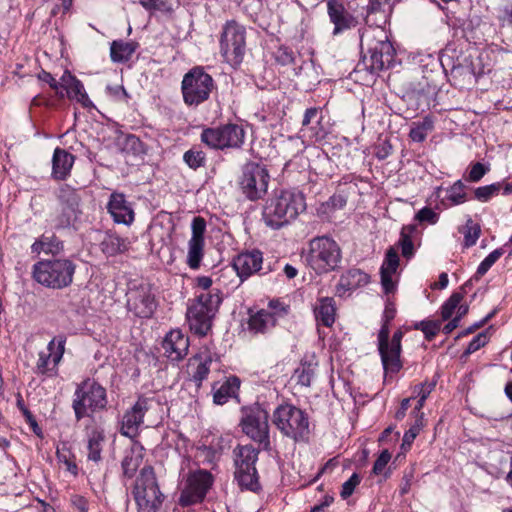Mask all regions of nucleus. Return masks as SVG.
Instances as JSON below:
<instances>
[{
    "label": "nucleus",
    "instance_id": "43",
    "mask_svg": "<svg viewBox=\"0 0 512 512\" xmlns=\"http://www.w3.org/2000/svg\"><path fill=\"white\" fill-rule=\"evenodd\" d=\"M466 185L461 181H456L447 189L446 198L452 205H459L467 200Z\"/></svg>",
    "mask_w": 512,
    "mask_h": 512
},
{
    "label": "nucleus",
    "instance_id": "49",
    "mask_svg": "<svg viewBox=\"0 0 512 512\" xmlns=\"http://www.w3.org/2000/svg\"><path fill=\"white\" fill-rule=\"evenodd\" d=\"M501 187V183H493L490 185L481 186L475 189L474 196L480 202H487L499 193Z\"/></svg>",
    "mask_w": 512,
    "mask_h": 512
},
{
    "label": "nucleus",
    "instance_id": "60",
    "mask_svg": "<svg viewBox=\"0 0 512 512\" xmlns=\"http://www.w3.org/2000/svg\"><path fill=\"white\" fill-rule=\"evenodd\" d=\"M139 3L149 11H170L167 3L164 0H139Z\"/></svg>",
    "mask_w": 512,
    "mask_h": 512
},
{
    "label": "nucleus",
    "instance_id": "56",
    "mask_svg": "<svg viewBox=\"0 0 512 512\" xmlns=\"http://www.w3.org/2000/svg\"><path fill=\"white\" fill-rule=\"evenodd\" d=\"M488 171L489 167H486L480 162H476L471 165L470 170L468 172L467 180L469 182H478L484 177V175Z\"/></svg>",
    "mask_w": 512,
    "mask_h": 512
},
{
    "label": "nucleus",
    "instance_id": "59",
    "mask_svg": "<svg viewBox=\"0 0 512 512\" xmlns=\"http://www.w3.org/2000/svg\"><path fill=\"white\" fill-rule=\"evenodd\" d=\"M38 79L49 84L50 88H52L53 90H55L56 94L59 95L61 98L64 97V93L60 90V80L57 81L51 73L45 71V70H42L39 74H38Z\"/></svg>",
    "mask_w": 512,
    "mask_h": 512
},
{
    "label": "nucleus",
    "instance_id": "15",
    "mask_svg": "<svg viewBox=\"0 0 512 512\" xmlns=\"http://www.w3.org/2000/svg\"><path fill=\"white\" fill-rule=\"evenodd\" d=\"M126 307L139 318H150L157 308L152 288L147 283L132 284L126 293Z\"/></svg>",
    "mask_w": 512,
    "mask_h": 512
},
{
    "label": "nucleus",
    "instance_id": "36",
    "mask_svg": "<svg viewBox=\"0 0 512 512\" xmlns=\"http://www.w3.org/2000/svg\"><path fill=\"white\" fill-rule=\"evenodd\" d=\"M143 461V454L141 449L132 448L126 451L122 460L121 466L124 476L132 478Z\"/></svg>",
    "mask_w": 512,
    "mask_h": 512
},
{
    "label": "nucleus",
    "instance_id": "45",
    "mask_svg": "<svg viewBox=\"0 0 512 512\" xmlns=\"http://www.w3.org/2000/svg\"><path fill=\"white\" fill-rule=\"evenodd\" d=\"M183 160L189 168L196 170L205 165L206 155L201 150L190 149L184 153Z\"/></svg>",
    "mask_w": 512,
    "mask_h": 512
},
{
    "label": "nucleus",
    "instance_id": "25",
    "mask_svg": "<svg viewBox=\"0 0 512 512\" xmlns=\"http://www.w3.org/2000/svg\"><path fill=\"white\" fill-rule=\"evenodd\" d=\"M322 120L323 113L320 108L311 107L306 109L301 128L303 135L315 142L322 140L326 135Z\"/></svg>",
    "mask_w": 512,
    "mask_h": 512
},
{
    "label": "nucleus",
    "instance_id": "50",
    "mask_svg": "<svg viewBox=\"0 0 512 512\" xmlns=\"http://www.w3.org/2000/svg\"><path fill=\"white\" fill-rule=\"evenodd\" d=\"M389 323L383 321L382 327L378 333V350L379 354L381 356L382 362H387L388 356H387V347H388V341H389Z\"/></svg>",
    "mask_w": 512,
    "mask_h": 512
},
{
    "label": "nucleus",
    "instance_id": "24",
    "mask_svg": "<svg viewBox=\"0 0 512 512\" xmlns=\"http://www.w3.org/2000/svg\"><path fill=\"white\" fill-rule=\"evenodd\" d=\"M327 12L330 21L334 24V35H338L357 25L356 18L347 12L344 5L337 0L327 1Z\"/></svg>",
    "mask_w": 512,
    "mask_h": 512
},
{
    "label": "nucleus",
    "instance_id": "20",
    "mask_svg": "<svg viewBox=\"0 0 512 512\" xmlns=\"http://www.w3.org/2000/svg\"><path fill=\"white\" fill-rule=\"evenodd\" d=\"M289 307L277 300L269 302L267 309H261L249 319L250 330L264 333L274 327L280 318L288 314Z\"/></svg>",
    "mask_w": 512,
    "mask_h": 512
},
{
    "label": "nucleus",
    "instance_id": "21",
    "mask_svg": "<svg viewBox=\"0 0 512 512\" xmlns=\"http://www.w3.org/2000/svg\"><path fill=\"white\" fill-rule=\"evenodd\" d=\"M215 359L213 354L207 347L202 348L197 354L189 359L188 368L193 381L197 388L207 379L210 373V366Z\"/></svg>",
    "mask_w": 512,
    "mask_h": 512
},
{
    "label": "nucleus",
    "instance_id": "53",
    "mask_svg": "<svg viewBox=\"0 0 512 512\" xmlns=\"http://www.w3.org/2000/svg\"><path fill=\"white\" fill-rule=\"evenodd\" d=\"M42 238L44 240V245L46 248V254H59L64 249L63 242L56 237L54 234L51 235H42Z\"/></svg>",
    "mask_w": 512,
    "mask_h": 512
},
{
    "label": "nucleus",
    "instance_id": "26",
    "mask_svg": "<svg viewBox=\"0 0 512 512\" xmlns=\"http://www.w3.org/2000/svg\"><path fill=\"white\" fill-rule=\"evenodd\" d=\"M370 277L358 268H351L340 276L335 288V294L339 297L349 295L352 291L367 285Z\"/></svg>",
    "mask_w": 512,
    "mask_h": 512
},
{
    "label": "nucleus",
    "instance_id": "11",
    "mask_svg": "<svg viewBox=\"0 0 512 512\" xmlns=\"http://www.w3.org/2000/svg\"><path fill=\"white\" fill-rule=\"evenodd\" d=\"M269 181L270 175L264 165L248 162L241 169L238 185L240 191L248 200L256 201L266 195Z\"/></svg>",
    "mask_w": 512,
    "mask_h": 512
},
{
    "label": "nucleus",
    "instance_id": "3",
    "mask_svg": "<svg viewBox=\"0 0 512 512\" xmlns=\"http://www.w3.org/2000/svg\"><path fill=\"white\" fill-rule=\"evenodd\" d=\"M222 300V296L217 291L197 294L186 313L189 328L194 334L201 337L208 334Z\"/></svg>",
    "mask_w": 512,
    "mask_h": 512
},
{
    "label": "nucleus",
    "instance_id": "22",
    "mask_svg": "<svg viewBox=\"0 0 512 512\" xmlns=\"http://www.w3.org/2000/svg\"><path fill=\"white\" fill-rule=\"evenodd\" d=\"M107 210L117 224L130 226L134 221V210L122 193L114 192L110 195Z\"/></svg>",
    "mask_w": 512,
    "mask_h": 512
},
{
    "label": "nucleus",
    "instance_id": "34",
    "mask_svg": "<svg viewBox=\"0 0 512 512\" xmlns=\"http://www.w3.org/2000/svg\"><path fill=\"white\" fill-rule=\"evenodd\" d=\"M105 442L104 431L100 428H93L87 433V458L98 463L101 461V452Z\"/></svg>",
    "mask_w": 512,
    "mask_h": 512
},
{
    "label": "nucleus",
    "instance_id": "1",
    "mask_svg": "<svg viewBox=\"0 0 512 512\" xmlns=\"http://www.w3.org/2000/svg\"><path fill=\"white\" fill-rule=\"evenodd\" d=\"M305 209L306 202L302 192L280 190L266 201L262 211V219L268 227L279 229L296 219Z\"/></svg>",
    "mask_w": 512,
    "mask_h": 512
},
{
    "label": "nucleus",
    "instance_id": "47",
    "mask_svg": "<svg viewBox=\"0 0 512 512\" xmlns=\"http://www.w3.org/2000/svg\"><path fill=\"white\" fill-rule=\"evenodd\" d=\"M414 328L421 330L427 340H432L441 329V322L434 320H424L415 323Z\"/></svg>",
    "mask_w": 512,
    "mask_h": 512
},
{
    "label": "nucleus",
    "instance_id": "29",
    "mask_svg": "<svg viewBox=\"0 0 512 512\" xmlns=\"http://www.w3.org/2000/svg\"><path fill=\"white\" fill-rule=\"evenodd\" d=\"M75 157L62 148H56L52 157V177L65 180L71 172Z\"/></svg>",
    "mask_w": 512,
    "mask_h": 512
},
{
    "label": "nucleus",
    "instance_id": "38",
    "mask_svg": "<svg viewBox=\"0 0 512 512\" xmlns=\"http://www.w3.org/2000/svg\"><path fill=\"white\" fill-rule=\"evenodd\" d=\"M235 479L242 489L256 491L259 488L256 469H236Z\"/></svg>",
    "mask_w": 512,
    "mask_h": 512
},
{
    "label": "nucleus",
    "instance_id": "32",
    "mask_svg": "<svg viewBox=\"0 0 512 512\" xmlns=\"http://www.w3.org/2000/svg\"><path fill=\"white\" fill-rule=\"evenodd\" d=\"M335 313V302L331 297L320 298L314 308L317 323L325 327H331L334 324Z\"/></svg>",
    "mask_w": 512,
    "mask_h": 512
},
{
    "label": "nucleus",
    "instance_id": "30",
    "mask_svg": "<svg viewBox=\"0 0 512 512\" xmlns=\"http://www.w3.org/2000/svg\"><path fill=\"white\" fill-rule=\"evenodd\" d=\"M239 388L240 380L236 376L228 377L219 386L214 383L212 386L213 403L216 405L226 404L229 399L237 397Z\"/></svg>",
    "mask_w": 512,
    "mask_h": 512
},
{
    "label": "nucleus",
    "instance_id": "13",
    "mask_svg": "<svg viewBox=\"0 0 512 512\" xmlns=\"http://www.w3.org/2000/svg\"><path fill=\"white\" fill-rule=\"evenodd\" d=\"M262 264L263 254L259 250L239 253L233 258L231 269L221 271L220 280L227 284L225 279L235 272L236 277L229 284L232 288H237L252 275L258 273L262 269Z\"/></svg>",
    "mask_w": 512,
    "mask_h": 512
},
{
    "label": "nucleus",
    "instance_id": "58",
    "mask_svg": "<svg viewBox=\"0 0 512 512\" xmlns=\"http://www.w3.org/2000/svg\"><path fill=\"white\" fill-rule=\"evenodd\" d=\"M415 218L421 223L427 222L429 224H436L439 219V215L432 208L424 207L418 211Z\"/></svg>",
    "mask_w": 512,
    "mask_h": 512
},
{
    "label": "nucleus",
    "instance_id": "42",
    "mask_svg": "<svg viewBox=\"0 0 512 512\" xmlns=\"http://www.w3.org/2000/svg\"><path fill=\"white\" fill-rule=\"evenodd\" d=\"M317 366V362L315 361V357L311 356L310 360H303L301 363V368L297 370L298 373V382L303 386H310L312 379L315 376V369Z\"/></svg>",
    "mask_w": 512,
    "mask_h": 512
},
{
    "label": "nucleus",
    "instance_id": "16",
    "mask_svg": "<svg viewBox=\"0 0 512 512\" xmlns=\"http://www.w3.org/2000/svg\"><path fill=\"white\" fill-rule=\"evenodd\" d=\"M212 484L213 478L208 471L198 470L190 473L181 490L179 505L187 507L202 502Z\"/></svg>",
    "mask_w": 512,
    "mask_h": 512
},
{
    "label": "nucleus",
    "instance_id": "19",
    "mask_svg": "<svg viewBox=\"0 0 512 512\" xmlns=\"http://www.w3.org/2000/svg\"><path fill=\"white\" fill-rule=\"evenodd\" d=\"M59 199L62 204L61 212L55 218V228L64 229L72 226L81 213L80 197L77 192L66 186L60 189Z\"/></svg>",
    "mask_w": 512,
    "mask_h": 512
},
{
    "label": "nucleus",
    "instance_id": "55",
    "mask_svg": "<svg viewBox=\"0 0 512 512\" xmlns=\"http://www.w3.org/2000/svg\"><path fill=\"white\" fill-rule=\"evenodd\" d=\"M192 240H204V233L206 230V221L204 218L197 216L194 217L191 224Z\"/></svg>",
    "mask_w": 512,
    "mask_h": 512
},
{
    "label": "nucleus",
    "instance_id": "40",
    "mask_svg": "<svg viewBox=\"0 0 512 512\" xmlns=\"http://www.w3.org/2000/svg\"><path fill=\"white\" fill-rule=\"evenodd\" d=\"M416 232V225L410 224L405 225L401 229L399 246L401 247L402 256L405 258H411L414 255V244L412 241V235Z\"/></svg>",
    "mask_w": 512,
    "mask_h": 512
},
{
    "label": "nucleus",
    "instance_id": "31",
    "mask_svg": "<svg viewBox=\"0 0 512 512\" xmlns=\"http://www.w3.org/2000/svg\"><path fill=\"white\" fill-rule=\"evenodd\" d=\"M402 338L403 332L401 330H397L394 332L392 339L388 341V359L387 362H382L383 368L386 372L396 373L402 368V363L400 361Z\"/></svg>",
    "mask_w": 512,
    "mask_h": 512
},
{
    "label": "nucleus",
    "instance_id": "28",
    "mask_svg": "<svg viewBox=\"0 0 512 512\" xmlns=\"http://www.w3.org/2000/svg\"><path fill=\"white\" fill-rule=\"evenodd\" d=\"M398 267V253L393 247H391L387 250L385 259L380 268L381 285L386 294L393 293L395 290V283L392 279V276L396 273Z\"/></svg>",
    "mask_w": 512,
    "mask_h": 512
},
{
    "label": "nucleus",
    "instance_id": "10",
    "mask_svg": "<svg viewBox=\"0 0 512 512\" xmlns=\"http://www.w3.org/2000/svg\"><path fill=\"white\" fill-rule=\"evenodd\" d=\"M213 88L212 76L202 67H194L184 75L181 83L183 101L188 106H198L209 99Z\"/></svg>",
    "mask_w": 512,
    "mask_h": 512
},
{
    "label": "nucleus",
    "instance_id": "33",
    "mask_svg": "<svg viewBox=\"0 0 512 512\" xmlns=\"http://www.w3.org/2000/svg\"><path fill=\"white\" fill-rule=\"evenodd\" d=\"M259 451L252 445H239L234 449L236 469H256Z\"/></svg>",
    "mask_w": 512,
    "mask_h": 512
},
{
    "label": "nucleus",
    "instance_id": "18",
    "mask_svg": "<svg viewBox=\"0 0 512 512\" xmlns=\"http://www.w3.org/2000/svg\"><path fill=\"white\" fill-rule=\"evenodd\" d=\"M159 405L160 403L154 398L140 397L135 405L123 415L121 434L129 438L136 437L145 414Z\"/></svg>",
    "mask_w": 512,
    "mask_h": 512
},
{
    "label": "nucleus",
    "instance_id": "52",
    "mask_svg": "<svg viewBox=\"0 0 512 512\" xmlns=\"http://www.w3.org/2000/svg\"><path fill=\"white\" fill-rule=\"evenodd\" d=\"M57 458L59 462L63 463L70 473L73 475H77L78 468L74 461V456L70 452V450L66 448L58 449L57 450Z\"/></svg>",
    "mask_w": 512,
    "mask_h": 512
},
{
    "label": "nucleus",
    "instance_id": "57",
    "mask_svg": "<svg viewBox=\"0 0 512 512\" xmlns=\"http://www.w3.org/2000/svg\"><path fill=\"white\" fill-rule=\"evenodd\" d=\"M488 333L487 332H481L477 336H475L470 343L468 344L465 354L469 355L477 350H479L481 347H483L488 342Z\"/></svg>",
    "mask_w": 512,
    "mask_h": 512
},
{
    "label": "nucleus",
    "instance_id": "4",
    "mask_svg": "<svg viewBox=\"0 0 512 512\" xmlns=\"http://www.w3.org/2000/svg\"><path fill=\"white\" fill-rule=\"evenodd\" d=\"M341 259V249L332 238L320 236L310 241L306 261L317 274H325L336 270Z\"/></svg>",
    "mask_w": 512,
    "mask_h": 512
},
{
    "label": "nucleus",
    "instance_id": "27",
    "mask_svg": "<svg viewBox=\"0 0 512 512\" xmlns=\"http://www.w3.org/2000/svg\"><path fill=\"white\" fill-rule=\"evenodd\" d=\"M60 90L64 93V96L66 95L70 100L81 103L84 107L91 105L84 85L68 70H65L60 77Z\"/></svg>",
    "mask_w": 512,
    "mask_h": 512
},
{
    "label": "nucleus",
    "instance_id": "23",
    "mask_svg": "<svg viewBox=\"0 0 512 512\" xmlns=\"http://www.w3.org/2000/svg\"><path fill=\"white\" fill-rule=\"evenodd\" d=\"M164 355L171 361H180L188 353L189 338L180 330H171L162 342Z\"/></svg>",
    "mask_w": 512,
    "mask_h": 512
},
{
    "label": "nucleus",
    "instance_id": "39",
    "mask_svg": "<svg viewBox=\"0 0 512 512\" xmlns=\"http://www.w3.org/2000/svg\"><path fill=\"white\" fill-rule=\"evenodd\" d=\"M135 51L132 43L113 41L110 48V56L113 62H125L130 59Z\"/></svg>",
    "mask_w": 512,
    "mask_h": 512
},
{
    "label": "nucleus",
    "instance_id": "63",
    "mask_svg": "<svg viewBox=\"0 0 512 512\" xmlns=\"http://www.w3.org/2000/svg\"><path fill=\"white\" fill-rule=\"evenodd\" d=\"M391 0H372L368 6L369 13L386 12L390 10Z\"/></svg>",
    "mask_w": 512,
    "mask_h": 512
},
{
    "label": "nucleus",
    "instance_id": "7",
    "mask_svg": "<svg viewBox=\"0 0 512 512\" xmlns=\"http://www.w3.org/2000/svg\"><path fill=\"white\" fill-rule=\"evenodd\" d=\"M368 54L369 56L365 55L357 64L358 71L365 69L376 74L392 65L396 54L395 48L383 30H379L374 39L368 43Z\"/></svg>",
    "mask_w": 512,
    "mask_h": 512
},
{
    "label": "nucleus",
    "instance_id": "2",
    "mask_svg": "<svg viewBox=\"0 0 512 512\" xmlns=\"http://www.w3.org/2000/svg\"><path fill=\"white\" fill-rule=\"evenodd\" d=\"M75 269V263L67 258L41 260L33 265L32 277L45 287L62 289L72 283Z\"/></svg>",
    "mask_w": 512,
    "mask_h": 512
},
{
    "label": "nucleus",
    "instance_id": "54",
    "mask_svg": "<svg viewBox=\"0 0 512 512\" xmlns=\"http://www.w3.org/2000/svg\"><path fill=\"white\" fill-rule=\"evenodd\" d=\"M361 478L357 473H353L351 477L343 483L340 495L343 499L350 497L355 488L360 484Z\"/></svg>",
    "mask_w": 512,
    "mask_h": 512
},
{
    "label": "nucleus",
    "instance_id": "35",
    "mask_svg": "<svg viewBox=\"0 0 512 512\" xmlns=\"http://www.w3.org/2000/svg\"><path fill=\"white\" fill-rule=\"evenodd\" d=\"M129 246L128 239L117 234H108L101 243L102 251L110 256L126 252Z\"/></svg>",
    "mask_w": 512,
    "mask_h": 512
},
{
    "label": "nucleus",
    "instance_id": "62",
    "mask_svg": "<svg viewBox=\"0 0 512 512\" xmlns=\"http://www.w3.org/2000/svg\"><path fill=\"white\" fill-rule=\"evenodd\" d=\"M197 286L201 289L198 294H205L206 292L217 291L222 296L219 288L212 287V279L208 276H201L197 278Z\"/></svg>",
    "mask_w": 512,
    "mask_h": 512
},
{
    "label": "nucleus",
    "instance_id": "61",
    "mask_svg": "<svg viewBox=\"0 0 512 512\" xmlns=\"http://www.w3.org/2000/svg\"><path fill=\"white\" fill-rule=\"evenodd\" d=\"M391 459V454L388 450H383L381 454L378 456L376 461L374 462L372 472L376 475H379L383 472L387 464Z\"/></svg>",
    "mask_w": 512,
    "mask_h": 512
},
{
    "label": "nucleus",
    "instance_id": "51",
    "mask_svg": "<svg viewBox=\"0 0 512 512\" xmlns=\"http://www.w3.org/2000/svg\"><path fill=\"white\" fill-rule=\"evenodd\" d=\"M480 231V226L474 223L472 219H468L464 231V245L466 247L475 245L480 236Z\"/></svg>",
    "mask_w": 512,
    "mask_h": 512
},
{
    "label": "nucleus",
    "instance_id": "48",
    "mask_svg": "<svg viewBox=\"0 0 512 512\" xmlns=\"http://www.w3.org/2000/svg\"><path fill=\"white\" fill-rule=\"evenodd\" d=\"M504 251L502 248L495 249L488 254L484 260L479 264L476 271V278H480L485 275L493 264L503 255Z\"/></svg>",
    "mask_w": 512,
    "mask_h": 512
},
{
    "label": "nucleus",
    "instance_id": "17",
    "mask_svg": "<svg viewBox=\"0 0 512 512\" xmlns=\"http://www.w3.org/2000/svg\"><path fill=\"white\" fill-rule=\"evenodd\" d=\"M66 336L57 335L48 343V352L41 351L35 366V373L46 377L58 375V365L65 353Z\"/></svg>",
    "mask_w": 512,
    "mask_h": 512
},
{
    "label": "nucleus",
    "instance_id": "46",
    "mask_svg": "<svg viewBox=\"0 0 512 512\" xmlns=\"http://www.w3.org/2000/svg\"><path fill=\"white\" fill-rule=\"evenodd\" d=\"M423 426H424V424H423L422 415H421L420 417L415 419L414 424L405 432V434L403 436V442L401 445V448L403 450L406 451V450L410 449L413 441L419 435Z\"/></svg>",
    "mask_w": 512,
    "mask_h": 512
},
{
    "label": "nucleus",
    "instance_id": "14",
    "mask_svg": "<svg viewBox=\"0 0 512 512\" xmlns=\"http://www.w3.org/2000/svg\"><path fill=\"white\" fill-rule=\"evenodd\" d=\"M245 135L243 126L228 123L217 128L203 129L201 141L212 149L240 148L244 144Z\"/></svg>",
    "mask_w": 512,
    "mask_h": 512
},
{
    "label": "nucleus",
    "instance_id": "12",
    "mask_svg": "<svg viewBox=\"0 0 512 512\" xmlns=\"http://www.w3.org/2000/svg\"><path fill=\"white\" fill-rule=\"evenodd\" d=\"M268 419L269 413L260 405H254L244 410L240 422L242 431L266 451L271 449Z\"/></svg>",
    "mask_w": 512,
    "mask_h": 512
},
{
    "label": "nucleus",
    "instance_id": "37",
    "mask_svg": "<svg viewBox=\"0 0 512 512\" xmlns=\"http://www.w3.org/2000/svg\"><path fill=\"white\" fill-rule=\"evenodd\" d=\"M433 128L434 121L432 117L426 116L422 121L412 123L409 137L414 142H423L427 135L433 130Z\"/></svg>",
    "mask_w": 512,
    "mask_h": 512
},
{
    "label": "nucleus",
    "instance_id": "8",
    "mask_svg": "<svg viewBox=\"0 0 512 512\" xmlns=\"http://www.w3.org/2000/svg\"><path fill=\"white\" fill-rule=\"evenodd\" d=\"M246 51V28L235 20H230L223 26L220 37V52L225 61L233 67H238Z\"/></svg>",
    "mask_w": 512,
    "mask_h": 512
},
{
    "label": "nucleus",
    "instance_id": "5",
    "mask_svg": "<svg viewBox=\"0 0 512 512\" xmlns=\"http://www.w3.org/2000/svg\"><path fill=\"white\" fill-rule=\"evenodd\" d=\"M272 422L284 436L295 441L305 440L309 435L307 413L292 404L279 405L273 412Z\"/></svg>",
    "mask_w": 512,
    "mask_h": 512
},
{
    "label": "nucleus",
    "instance_id": "44",
    "mask_svg": "<svg viewBox=\"0 0 512 512\" xmlns=\"http://www.w3.org/2000/svg\"><path fill=\"white\" fill-rule=\"evenodd\" d=\"M462 299L463 294L461 292H455L444 302L441 307V317L443 320H448L452 317Z\"/></svg>",
    "mask_w": 512,
    "mask_h": 512
},
{
    "label": "nucleus",
    "instance_id": "6",
    "mask_svg": "<svg viewBox=\"0 0 512 512\" xmlns=\"http://www.w3.org/2000/svg\"><path fill=\"white\" fill-rule=\"evenodd\" d=\"M106 405V390L94 380H84L77 386L72 402L77 421L105 409Z\"/></svg>",
    "mask_w": 512,
    "mask_h": 512
},
{
    "label": "nucleus",
    "instance_id": "64",
    "mask_svg": "<svg viewBox=\"0 0 512 512\" xmlns=\"http://www.w3.org/2000/svg\"><path fill=\"white\" fill-rule=\"evenodd\" d=\"M294 53L288 48H280L277 52V61L282 65H290L294 63Z\"/></svg>",
    "mask_w": 512,
    "mask_h": 512
},
{
    "label": "nucleus",
    "instance_id": "41",
    "mask_svg": "<svg viewBox=\"0 0 512 512\" xmlns=\"http://www.w3.org/2000/svg\"><path fill=\"white\" fill-rule=\"evenodd\" d=\"M204 240H192L188 242L187 264L192 269L200 266L203 258Z\"/></svg>",
    "mask_w": 512,
    "mask_h": 512
},
{
    "label": "nucleus",
    "instance_id": "9",
    "mask_svg": "<svg viewBox=\"0 0 512 512\" xmlns=\"http://www.w3.org/2000/svg\"><path fill=\"white\" fill-rule=\"evenodd\" d=\"M133 494L137 512H157L161 506L163 495L159 490L152 467L147 466L141 469Z\"/></svg>",
    "mask_w": 512,
    "mask_h": 512
}]
</instances>
